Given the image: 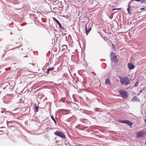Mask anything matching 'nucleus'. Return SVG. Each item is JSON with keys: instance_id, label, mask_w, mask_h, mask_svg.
<instances>
[{"instance_id": "1", "label": "nucleus", "mask_w": 146, "mask_h": 146, "mask_svg": "<svg viewBox=\"0 0 146 146\" xmlns=\"http://www.w3.org/2000/svg\"><path fill=\"white\" fill-rule=\"evenodd\" d=\"M1 87L4 90L6 89L7 91H11L14 87L13 84H12V82H6L1 86Z\"/></svg>"}, {"instance_id": "2", "label": "nucleus", "mask_w": 146, "mask_h": 146, "mask_svg": "<svg viewBox=\"0 0 146 146\" xmlns=\"http://www.w3.org/2000/svg\"><path fill=\"white\" fill-rule=\"evenodd\" d=\"M120 80L121 84L124 85L126 86L129 84L130 79L129 77L126 76L121 78Z\"/></svg>"}, {"instance_id": "3", "label": "nucleus", "mask_w": 146, "mask_h": 146, "mask_svg": "<svg viewBox=\"0 0 146 146\" xmlns=\"http://www.w3.org/2000/svg\"><path fill=\"white\" fill-rule=\"evenodd\" d=\"M111 60V61L114 62L115 63L117 62L118 60L115 54L113 52H111L110 54Z\"/></svg>"}, {"instance_id": "4", "label": "nucleus", "mask_w": 146, "mask_h": 146, "mask_svg": "<svg viewBox=\"0 0 146 146\" xmlns=\"http://www.w3.org/2000/svg\"><path fill=\"white\" fill-rule=\"evenodd\" d=\"M119 93L124 99H126L128 97V93L123 90H121L119 91Z\"/></svg>"}, {"instance_id": "5", "label": "nucleus", "mask_w": 146, "mask_h": 146, "mask_svg": "<svg viewBox=\"0 0 146 146\" xmlns=\"http://www.w3.org/2000/svg\"><path fill=\"white\" fill-rule=\"evenodd\" d=\"M136 138L143 137L146 135V133L144 131H141L138 132H136Z\"/></svg>"}, {"instance_id": "6", "label": "nucleus", "mask_w": 146, "mask_h": 146, "mask_svg": "<svg viewBox=\"0 0 146 146\" xmlns=\"http://www.w3.org/2000/svg\"><path fill=\"white\" fill-rule=\"evenodd\" d=\"M54 134L56 136H58L64 139L65 138V136L63 133L60 131H56L54 133Z\"/></svg>"}, {"instance_id": "7", "label": "nucleus", "mask_w": 146, "mask_h": 146, "mask_svg": "<svg viewBox=\"0 0 146 146\" xmlns=\"http://www.w3.org/2000/svg\"><path fill=\"white\" fill-rule=\"evenodd\" d=\"M127 67L129 70L133 69L135 67L134 65L131 63H128L127 64Z\"/></svg>"}, {"instance_id": "8", "label": "nucleus", "mask_w": 146, "mask_h": 146, "mask_svg": "<svg viewBox=\"0 0 146 146\" xmlns=\"http://www.w3.org/2000/svg\"><path fill=\"white\" fill-rule=\"evenodd\" d=\"M53 19H54V20L56 21V22L58 24V25H59L60 28L61 29H63V28H64V27L62 26L60 23L56 19L54 18V17H53Z\"/></svg>"}, {"instance_id": "9", "label": "nucleus", "mask_w": 146, "mask_h": 146, "mask_svg": "<svg viewBox=\"0 0 146 146\" xmlns=\"http://www.w3.org/2000/svg\"><path fill=\"white\" fill-rule=\"evenodd\" d=\"M131 101L133 102L139 101V100L138 97L136 96L133 97L131 99Z\"/></svg>"}, {"instance_id": "10", "label": "nucleus", "mask_w": 146, "mask_h": 146, "mask_svg": "<svg viewBox=\"0 0 146 146\" xmlns=\"http://www.w3.org/2000/svg\"><path fill=\"white\" fill-rule=\"evenodd\" d=\"M125 122H124V123H126L129 126H131L133 124L132 122L128 120H125Z\"/></svg>"}, {"instance_id": "11", "label": "nucleus", "mask_w": 146, "mask_h": 146, "mask_svg": "<svg viewBox=\"0 0 146 146\" xmlns=\"http://www.w3.org/2000/svg\"><path fill=\"white\" fill-rule=\"evenodd\" d=\"M85 31L86 33V35H88V33L89 32V31L91 30L92 28L91 27H90L88 29H87L86 25L85 26Z\"/></svg>"}, {"instance_id": "12", "label": "nucleus", "mask_w": 146, "mask_h": 146, "mask_svg": "<svg viewBox=\"0 0 146 146\" xmlns=\"http://www.w3.org/2000/svg\"><path fill=\"white\" fill-rule=\"evenodd\" d=\"M105 84L107 85H110L111 82L109 79H107L106 80Z\"/></svg>"}, {"instance_id": "13", "label": "nucleus", "mask_w": 146, "mask_h": 146, "mask_svg": "<svg viewBox=\"0 0 146 146\" xmlns=\"http://www.w3.org/2000/svg\"><path fill=\"white\" fill-rule=\"evenodd\" d=\"M54 68L53 67H52V68H49L47 69V71L46 72L47 74L49 73V71H52V70L54 69Z\"/></svg>"}, {"instance_id": "14", "label": "nucleus", "mask_w": 146, "mask_h": 146, "mask_svg": "<svg viewBox=\"0 0 146 146\" xmlns=\"http://www.w3.org/2000/svg\"><path fill=\"white\" fill-rule=\"evenodd\" d=\"M129 3H130V2ZM130 6V3H129L128 4V8L127 9V11L128 14H130L131 13H130V7H129Z\"/></svg>"}, {"instance_id": "15", "label": "nucleus", "mask_w": 146, "mask_h": 146, "mask_svg": "<svg viewBox=\"0 0 146 146\" xmlns=\"http://www.w3.org/2000/svg\"><path fill=\"white\" fill-rule=\"evenodd\" d=\"M137 2H140L141 3H143L146 1V0H135Z\"/></svg>"}, {"instance_id": "16", "label": "nucleus", "mask_w": 146, "mask_h": 146, "mask_svg": "<svg viewBox=\"0 0 146 146\" xmlns=\"http://www.w3.org/2000/svg\"><path fill=\"white\" fill-rule=\"evenodd\" d=\"M4 121V118L3 117H0V124L2 123Z\"/></svg>"}, {"instance_id": "17", "label": "nucleus", "mask_w": 146, "mask_h": 146, "mask_svg": "<svg viewBox=\"0 0 146 146\" xmlns=\"http://www.w3.org/2000/svg\"><path fill=\"white\" fill-rule=\"evenodd\" d=\"M94 111H101V109L98 108H95Z\"/></svg>"}, {"instance_id": "18", "label": "nucleus", "mask_w": 146, "mask_h": 146, "mask_svg": "<svg viewBox=\"0 0 146 146\" xmlns=\"http://www.w3.org/2000/svg\"><path fill=\"white\" fill-rule=\"evenodd\" d=\"M80 110H81V109H80ZM81 110L82 111H81L82 112V113H85L86 114H87V113H88V112H87V110H84L83 109H82Z\"/></svg>"}, {"instance_id": "19", "label": "nucleus", "mask_w": 146, "mask_h": 146, "mask_svg": "<svg viewBox=\"0 0 146 146\" xmlns=\"http://www.w3.org/2000/svg\"><path fill=\"white\" fill-rule=\"evenodd\" d=\"M38 107L36 106L35 107V111L37 112L38 111Z\"/></svg>"}, {"instance_id": "20", "label": "nucleus", "mask_w": 146, "mask_h": 146, "mask_svg": "<svg viewBox=\"0 0 146 146\" xmlns=\"http://www.w3.org/2000/svg\"><path fill=\"white\" fill-rule=\"evenodd\" d=\"M87 112H88V113H87V114H86L91 115L92 114V115H93V114L92 113V111H87Z\"/></svg>"}, {"instance_id": "21", "label": "nucleus", "mask_w": 146, "mask_h": 146, "mask_svg": "<svg viewBox=\"0 0 146 146\" xmlns=\"http://www.w3.org/2000/svg\"><path fill=\"white\" fill-rule=\"evenodd\" d=\"M51 73L52 74V75L53 76H57L58 75V74L57 73H54L53 71H51Z\"/></svg>"}, {"instance_id": "22", "label": "nucleus", "mask_w": 146, "mask_h": 146, "mask_svg": "<svg viewBox=\"0 0 146 146\" xmlns=\"http://www.w3.org/2000/svg\"><path fill=\"white\" fill-rule=\"evenodd\" d=\"M51 118L52 119V120L54 121V122L55 124L56 125V121L55 120V119H54V117H53V116H52V115L51 116Z\"/></svg>"}, {"instance_id": "23", "label": "nucleus", "mask_w": 146, "mask_h": 146, "mask_svg": "<svg viewBox=\"0 0 146 146\" xmlns=\"http://www.w3.org/2000/svg\"><path fill=\"white\" fill-rule=\"evenodd\" d=\"M90 129H91L93 130V129H96V127L94 126H92L90 127Z\"/></svg>"}, {"instance_id": "24", "label": "nucleus", "mask_w": 146, "mask_h": 146, "mask_svg": "<svg viewBox=\"0 0 146 146\" xmlns=\"http://www.w3.org/2000/svg\"><path fill=\"white\" fill-rule=\"evenodd\" d=\"M119 121L120 123H124V122H125V120H119Z\"/></svg>"}, {"instance_id": "25", "label": "nucleus", "mask_w": 146, "mask_h": 146, "mask_svg": "<svg viewBox=\"0 0 146 146\" xmlns=\"http://www.w3.org/2000/svg\"><path fill=\"white\" fill-rule=\"evenodd\" d=\"M138 84H139V83L138 82V81L137 82L135 83V85H134L135 87H136L137 86H138Z\"/></svg>"}, {"instance_id": "26", "label": "nucleus", "mask_w": 146, "mask_h": 146, "mask_svg": "<svg viewBox=\"0 0 146 146\" xmlns=\"http://www.w3.org/2000/svg\"><path fill=\"white\" fill-rule=\"evenodd\" d=\"M112 46L114 50L115 49V45L114 44H112Z\"/></svg>"}, {"instance_id": "27", "label": "nucleus", "mask_w": 146, "mask_h": 146, "mask_svg": "<svg viewBox=\"0 0 146 146\" xmlns=\"http://www.w3.org/2000/svg\"><path fill=\"white\" fill-rule=\"evenodd\" d=\"M12 121H7V125L8 126L9 125V124L11 122H12Z\"/></svg>"}, {"instance_id": "28", "label": "nucleus", "mask_w": 146, "mask_h": 146, "mask_svg": "<svg viewBox=\"0 0 146 146\" xmlns=\"http://www.w3.org/2000/svg\"><path fill=\"white\" fill-rule=\"evenodd\" d=\"M121 9V8H116H116L113 9L112 10H116V9L119 10V9Z\"/></svg>"}, {"instance_id": "29", "label": "nucleus", "mask_w": 146, "mask_h": 146, "mask_svg": "<svg viewBox=\"0 0 146 146\" xmlns=\"http://www.w3.org/2000/svg\"><path fill=\"white\" fill-rule=\"evenodd\" d=\"M62 47L64 49L66 48V46L65 45H63Z\"/></svg>"}, {"instance_id": "30", "label": "nucleus", "mask_w": 146, "mask_h": 146, "mask_svg": "<svg viewBox=\"0 0 146 146\" xmlns=\"http://www.w3.org/2000/svg\"><path fill=\"white\" fill-rule=\"evenodd\" d=\"M64 76L65 78H66V76L65 73L63 74L62 75V77H63Z\"/></svg>"}, {"instance_id": "31", "label": "nucleus", "mask_w": 146, "mask_h": 146, "mask_svg": "<svg viewBox=\"0 0 146 146\" xmlns=\"http://www.w3.org/2000/svg\"><path fill=\"white\" fill-rule=\"evenodd\" d=\"M21 98L20 99V100H19V102H17V103H19V102H21Z\"/></svg>"}, {"instance_id": "32", "label": "nucleus", "mask_w": 146, "mask_h": 146, "mask_svg": "<svg viewBox=\"0 0 146 146\" xmlns=\"http://www.w3.org/2000/svg\"><path fill=\"white\" fill-rule=\"evenodd\" d=\"M142 90H141L139 92V93H140L141 92H142Z\"/></svg>"}, {"instance_id": "33", "label": "nucleus", "mask_w": 146, "mask_h": 146, "mask_svg": "<svg viewBox=\"0 0 146 146\" xmlns=\"http://www.w3.org/2000/svg\"><path fill=\"white\" fill-rule=\"evenodd\" d=\"M145 8H142L141 9H144Z\"/></svg>"}, {"instance_id": "34", "label": "nucleus", "mask_w": 146, "mask_h": 146, "mask_svg": "<svg viewBox=\"0 0 146 146\" xmlns=\"http://www.w3.org/2000/svg\"><path fill=\"white\" fill-rule=\"evenodd\" d=\"M53 71L54 72H56V71L55 70H54V71Z\"/></svg>"}, {"instance_id": "35", "label": "nucleus", "mask_w": 146, "mask_h": 146, "mask_svg": "<svg viewBox=\"0 0 146 146\" xmlns=\"http://www.w3.org/2000/svg\"><path fill=\"white\" fill-rule=\"evenodd\" d=\"M32 64L33 65H34V64H34V63H32V64Z\"/></svg>"}, {"instance_id": "36", "label": "nucleus", "mask_w": 146, "mask_h": 146, "mask_svg": "<svg viewBox=\"0 0 146 146\" xmlns=\"http://www.w3.org/2000/svg\"><path fill=\"white\" fill-rule=\"evenodd\" d=\"M145 121L146 123V119H145Z\"/></svg>"}, {"instance_id": "37", "label": "nucleus", "mask_w": 146, "mask_h": 146, "mask_svg": "<svg viewBox=\"0 0 146 146\" xmlns=\"http://www.w3.org/2000/svg\"><path fill=\"white\" fill-rule=\"evenodd\" d=\"M5 54H3V56H4V55H5Z\"/></svg>"}, {"instance_id": "38", "label": "nucleus", "mask_w": 146, "mask_h": 146, "mask_svg": "<svg viewBox=\"0 0 146 146\" xmlns=\"http://www.w3.org/2000/svg\"><path fill=\"white\" fill-rule=\"evenodd\" d=\"M1 113H3V111H1Z\"/></svg>"}, {"instance_id": "39", "label": "nucleus", "mask_w": 146, "mask_h": 146, "mask_svg": "<svg viewBox=\"0 0 146 146\" xmlns=\"http://www.w3.org/2000/svg\"><path fill=\"white\" fill-rule=\"evenodd\" d=\"M76 146H80V145H76Z\"/></svg>"}, {"instance_id": "40", "label": "nucleus", "mask_w": 146, "mask_h": 146, "mask_svg": "<svg viewBox=\"0 0 146 146\" xmlns=\"http://www.w3.org/2000/svg\"><path fill=\"white\" fill-rule=\"evenodd\" d=\"M4 51L5 52V50H4Z\"/></svg>"}, {"instance_id": "41", "label": "nucleus", "mask_w": 146, "mask_h": 146, "mask_svg": "<svg viewBox=\"0 0 146 146\" xmlns=\"http://www.w3.org/2000/svg\"><path fill=\"white\" fill-rule=\"evenodd\" d=\"M48 128H46V129H48Z\"/></svg>"}]
</instances>
